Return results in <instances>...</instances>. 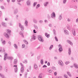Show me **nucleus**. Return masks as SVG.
<instances>
[{"mask_svg": "<svg viewBox=\"0 0 78 78\" xmlns=\"http://www.w3.org/2000/svg\"><path fill=\"white\" fill-rule=\"evenodd\" d=\"M7 33L5 32L4 33V35L5 36V37L7 38V39H9V36L8 34L11 33V31L10 30H7L6 31Z\"/></svg>", "mask_w": 78, "mask_h": 78, "instance_id": "1", "label": "nucleus"}, {"mask_svg": "<svg viewBox=\"0 0 78 78\" xmlns=\"http://www.w3.org/2000/svg\"><path fill=\"white\" fill-rule=\"evenodd\" d=\"M58 48H59L58 49V51L59 53H61L62 51L63 50V49L62 48V46L61 44H59L58 45Z\"/></svg>", "mask_w": 78, "mask_h": 78, "instance_id": "2", "label": "nucleus"}, {"mask_svg": "<svg viewBox=\"0 0 78 78\" xmlns=\"http://www.w3.org/2000/svg\"><path fill=\"white\" fill-rule=\"evenodd\" d=\"M19 27L20 28L21 30H22V31H23V30H24V29H25V28H24V26L22 25V24H21V23H19Z\"/></svg>", "mask_w": 78, "mask_h": 78, "instance_id": "3", "label": "nucleus"}, {"mask_svg": "<svg viewBox=\"0 0 78 78\" xmlns=\"http://www.w3.org/2000/svg\"><path fill=\"white\" fill-rule=\"evenodd\" d=\"M37 38L39 41L40 42H44V40H43V39L41 38L40 36L38 35L37 36Z\"/></svg>", "mask_w": 78, "mask_h": 78, "instance_id": "4", "label": "nucleus"}, {"mask_svg": "<svg viewBox=\"0 0 78 78\" xmlns=\"http://www.w3.org/2000/svg\"><path fill=\"white\" fill-rule=\"evenodd\" d=\"M51 17L52 19H54V18L56 17V15L55 12H53V13L51 14Z\"/></svg>", "mask_w": 78, "mask_h": 78, "instance_id": "5", "label": "nucleus"}, {"mask_svg": "<svg viewBox=\"0 0 78 78\" xmlns=\"http://www.w3.org/2000/svg\"><path fill=\"white\" fill-rule=\"evenodd\" d=\"M17 66V65H14L13 66V67H15V72L16 73H17V71H18V68Z\"/></svg>", "mask_w": 78, "mask_h": 78, "instance_id": "6", "label": "nucleus"}, {"mask_svg": "<svg viewBox=\"0 0 78 78\" xmlns=\"http://www.w3.org/2000/svg\"><path fill=\"white\" fill-rule=\"evenodd\" d=\"M58 63L60 64V65H61V66H63V64L62 63V62L61 60H59L58 61Z\"/></svg>", "mask_w": 78, "mask_h": 78, "instance_id": "7", "label": "nucleus"}, {"mask_svg": "<svg viewBox=\"0 0 78 78\" xmlns=\"http://www.w3.org/2000/svg\"><path fill=\"white\" fill-rule=\"evenodd\" d=\"M67 43L71 45H73V43L70 41V40H67Z\"/></svg>", "mask_w": 78, "mask_h": 78, "instance_id": "8", "label": "nucleus"}, {"mask_svg": "<svg viewBox=\"0 0 78 78\" xmlns=\"http://www.w3.org/2000/svg\"><path fill=\"white\" fill-rule=\"evenodd\" d=\"M33 22L35 24H37V20L35 18H34L33 19Z\"/></svg>", "mask_w": 78, "mask_h": 78, "instance_id": "9", "label": "nucleus"}, {"mask_svg": "<svg viewBox=\"0 0 78 78\" xmlns=\"http://www.w3.org/2000/svg\"><path fill=\"white\" fill-rule=\"evenodd\" d=\"M44 76L43 73H41L39 74L38 78H42V76Z\"/></svg>", "mask_w": 78, "mask_h": 78, "instance_id": "10", "label": "nucleus"}, {"mask_svg": "<svg viewBox=\"0 0 78 78\" xmlns=\"http://www.w3.org/2000/svg\"><path fill=\"white\" fill-rule=\"evenodd\" d=\"M7 55H8L7 53L5 54L4 55V61H6V57H7Z\"/></svg>", "mask_w": 78, "mask_h": 78, "instance_id": "11", "label": "nucleus"}, {"mask_svg": "<svg viewBox=\"0 0 78 78\" xmlns=\"http://www.w3.org/2000/svg\"><path fill=\"white\" fill-rule=\"evenodd\" d=\"M13 46L15 49H18V46H17V44H14Z\"/></svg>", "mask_w": 78, "mask_h": 78, "instance_id": "12", "label": "nucleus"}, {"mask_svg": "<svg viewBox=\"0 0 78 78\" xmlns=\"http://www.w3.org/2000/svg\"><path fill=\"white\" fill-rule=\"evenodd\" d=\"M47 71L49 73H51L52 72V70L50 69H48Z\"/></svg>", "mask_w": 78, "mask_h": 78, "instance_id": "13", "label": "nucleus"}, {"mask_svg": "<svg viewBox=\"0 0 78 78\" xmlns=\"http://www.w3.org/2000/svg\"><path fill=\"white\" fill-rule=\"evenodd\" d=\"M2 25L3 27H6V24L4 22H3L2 23Z\"/></svg>", "mask_w": 78, "mask_h": 78, "instance_id": "14", "label": "nucleus"}, {"mask_svg": "<svg viewBox=\"0 0 78 78\" xmlns=\"http://www.w3.org/2000/svg\"><path fill=\"white\" fill-rule=\"evenodd\" d=\"M45 35L47 38H49L50 37V35L47 33H46L45 34Z\"/></svg>", "mask_w": 78, "mask_h": 78, "instance_id": "15", "label": "nucleus"}, {"mask_svg": "<svg viewBox=\"0 0 78 78\" xmlns=\"http://www.w3.org/2000/svg\"><path fill=\"white\" fill-rule=\"evenodd\" d=\"M72 33L73 36H75L76 34V32H75V30L74 29L73 30Z\"/></svg>", "mask_w": 78, "mask_h": 78, "instance_id": "16", "label": "nucleus"}, {"mask_svg": "<svg viewBox=\"0 0 78 78\" xmlns=\"http://www.w3.org/2000/svg\"><path fill=\"white\" fill-rule=\"evenodd\" d=\"M20 71L21 73H23V72H24V68L23 67H21L20 69Z\"/></svg>", "mask_w": 78, "mask_h": 78, "instance_id": "17", "label": "nucleus"}, {"mask_svg": "<svg viewBox=\"0 0 78 78\" xmlns=\"http://www.w3.org/2000/svg\"><path fill=\"white\" fill-rule=\"evenodd\" d=\"M62 19V17L61 15H60L58 17V20H61Z\"/></svg>", "mask_w": 78, "mask_h": 78, "instance_id": "18", "label": "nucleus"}, {"mask_svg": "<svg viewBox=\"0 0 78 78\" xmlns=\"http://www.w3.org/2000/svg\"><path fill=\"white\" fill-rule=\"evenodd\" d=\"M17 62V59H14V62H13V64H16Z\"/></svg>", "mask_w": 78, "mask_h": 78, "instance_id": "19", "label": "nucleus"}, {"mask_svg": "<svg viewBox=\"0 0 78 78\" xmlns=\"http://www.w3.org/2000/svg\"><path fill=\"white\" fill-rule=\"evenodd\" d=\"M34 68L35 69V70H37V65H36V64H34Z\"/></svg>", "mask_w": 78, "mask_h": 78, "instance_id": "20", "label": "nucleus"}, {"mask_svg": "<svg viewBox=\"0 0 78 78\" xmlns=\"http://www.w3.org/2000/svg\"><path fill=\"white\" fill-rule=\"evenodd\" d=\"M68 54L69 55H71V49L70 48H69L68 49Z\"/></svg>", "mask_w": 78, "mask_h": 78, "instance_id": "21", "label": "nucleus"}, {"mask_svg": "<svg viewBox=\"0 0 78 78\" xmlns=\"http://www.w3.org/2000/svg\"><path fill=\"white\" fill-rule=\"evenodd\" d=\"M48 5V2H46L44 3V6H47V5Z\"/></svg>", "mask_w": 78, "mask_h": 78, "instance_id": "22", "label": "nucleus"}, {"mask_svg": "<svg viewBox=\"0 0 78 78\" xmlns=\"http://www.w3.org/2000/svg\"><path fill=\"white\" fill-rule=\"evenodd\" d=\"M74 66L76 69H78V66L76 63L74 64Z\"/></svg>", "mask_w": 78, "mask_h": 78, "instance_id": "23", "label": "nucleus"}, {"mask_svg": "<svg viewBox=\"0 0 78 78\" xmlns=\"http://www.w3.org/2000/svg\"><path fill=\"white\" fill-rule=\"evenodd\" d=\"M64 33L66 34V35H67V34H69V32L67 30H65L64 31Z\"/></svg>", "mask_w": 78, "mask_h": 78, "instance_id": "24", "label": "nucleus"}, {"mask_svg": "<svg viewBox=\"0 0 78 78\" xmlns=\"http://www.w3.org/2000/svg\"><path fill=\"white\" fill-rule=\"evenodd\" d=\"M20 35H21V37H24L23 34V33H22V32H20Z\"/></svg>", "mask_w": 78, "mask_h": 78, "instance_id": "25", "label": "nucleus"}, {"mask_svg": "<svg viewBox=\"0 0 78 78\" xmlns=\"http://www.w3.org/2000/svg\"><path fill=\"white\" fill-rule=\"evenodd\" d=\"M25 25L26 27H27L28 26V21H27V20H26L25 21Z\"/></svg>", "mask_w": 78, "mask_h": 78, "instance_id": "26", "label": "nucleus"}, {"mask_svg": "<svg viewBox=\"0 0 78 78\" xmlns=\"http://www.w3.org/2000/svg\"><path fill=\"white\" fill-rule=\"evenodd\" d=\"M7 59H10L11 60H12V59H13V57H7Z\"/></svg>", "mask_w": 78, "mask_h": 78, "instance_id": "27", "label": "nucleus"}, {"mask_svg": "<svg viewBox=\"0 0 78 78\" xmlns=\"http://www.w3.org/2000/svg\"><path fill=\"white\" fill-rule=\"evenodd\" d=\"M53 45H51L50 47L49 48V50H51L52 48H53Z\"/></svg>", "mask_w": 78, "mask_h": 78, "instance_id": "28", "label": "nucleus"}, {"mask_svg": "<svg viewBox=\"0 0 78 78\" xmlns=\"http://www.w3.org/2000/svg\"><path fill=\"white\" fill-rule=\"evenodd\" d=\"M53 33H54V35L55 36L56 35V30L55 29H54L53 30Z\"/></svg>", "mask_w": 78, "mask_h": 78, "instance_id": "29", "label": "nucleus"}, {"mask_svg": "<svg viewBox=\"0 0 78 78\" xmlns=\"http://www.w3.org/2000/svg\"><path fill=\"white\" fill-rule=\"evenodd\" d=\"M0 76L2 77V78H5V76L2 74L1 73H0Z\"/></svg>", "mask_w": 78, "mask_h": 78, "instance_id": "30", "label": "nucleus"}, {"mask_svg": "<svg viewBox=\"0 0 78 78\" xmlns=\"http://www.w3.org/2000/svg\"><path fill=\"white\" fill-rule=\"evenodd\" d=\"M23 63H25V64H27V62H28L27 61V60L25 59L23 61Z\"/></svg>", "mask_w": 78, "mask_h": 78, "instance_id": "31", "label": "nucleus"}, {"mask_svg": "<svg viewBox=\"0 0 78 78\" xmlns=\"http://www.w3.org/2000/svg\"><path fill=\"white\" fill-rule=\"evenodd\" d=\"M27 75H28V73L26 72L25 73V78H27Z\"/></svg>", "mask_w": 78, "mask_h": 78, "instance_id": "32", "label": "nucleus"}, {"mask_svg": "<svg viewBox=\"0 0 78 78\" xmlns=\"http://www.w3.org/2000/svg\"><path fill=\"white\" fill-rule=\"evenodd\" d=\"M67 2V0H63V4H66Z\"/></svg>", "mask_w": 78, "mask_h": 78, "instance_id": "33", "label": "nucleus"}, {"mask_svg": "<svg viewBox=\"0 0 78 78\" xmlns=\"http://www.w3.org/2000/svg\"><path fill=\"white\" fill-rule=\"evenodd\" d=\"M5 52V48H3V50L2 49H0V52Z\"/></svg>", "mask_w": 78, "mask_h": 78, "instance_id": "34", "label": "nucleus"}, {"mask_svg": "<svg viewBox=\"0 0 78 78\" xmlns=\"http://www.w3.org/2000/svg\"><path fill=\"white\" fill-rule=\"evenodd\" d=\"M40 4H37V5L36 6V9H38V8L40 7Z\"/></svg>", "mask_w": 78, "mask_h": 78, "instance_id": "35", "label": "nucleus"}, {"mask_svg": "<svg viewBox=\"0 0 78 78\" xmlns=\"http://www.w3.org/2000/svg\"><path fill=\"white\" fill-rule=\"evenodd\" d=\"M34 28H35V29H37V28H38V27L35 24L34 25Z\"/></svg>", "mask_w": 78, "mask_h": 78, "instance_id": "36", "label": "nucleus"}, {"mask_svg": "<svg viewBox=\"0 0 78 78\" xmlns=\"http://www.w3.org/2000/svg\"><path fill=\"white\" fill-rule=\"evenodd\" d=\"M18 12V10H15L14 11V14H17Z\"/></svg>", "mask_w": 78, "mask_h": 78, "instance_id": "37", "label": "nucleus"}, {"mask_svg": "<svg viewBox=\"0 0 78 78\" xmlns=\"http://www.w3.org/2000/svg\"><path fill=\"white\" fill-rule=\"evenodd\" d=\"M23 41L24 42L25 44H28V42H27V41L25 40H24Z\"/></svg>", "mask_w": 78, "mask_h": 78, "instance_id": "38", "label": "nucleus"}, {"mask_svg": "<svg viewBox=\"0 0 78 78\" xmlns=\"http://www.w3.org/2000/svg\"><path fill=\"white\" fill-rule=\"evenodd\" d=\"M27 5H30V1H27Z\"/></svg>", "mask_w": 78, "mask_h": 78, "instance_id": "39", "label": "nucleus"}, {"mask_svg": "<svg viewBox=\"0 0 78 78\" xmlns=\"http://www.w3.org/2000/svg\"><path fill=\"white\" fill-rule=\"evenodd\" d=\"M40 62L41 64H43L44 63V60H43V59H41V60L40 61Z\"/></svg>", "mask_w": 78, "mask_h": 78, "instance_id": "40", "label": "nucleus"}, {"mask_svg": "<svg viewBox=\"0 0 78 78\" xmlns=\"http://www.w3.org/2000/svg\"><path fill=\"white\" fill-rule=\"evenodd\" d=\"M52 70H56V68L54 66H53L52 67Z\"/></svg>", "mask_w": 78, "mask_h": 78, "instance_id": "41", "label": "nucleus"}, {"mask_svg": "<svg viewBox=\"0 0 78 78\" xmlns=\"http://www.w3.org/2000/svg\"><path fill=\"white\" fill-rule=\"evenodd\" d=\"M67 74L70 77H71L72 76H71V75H70V73L69 72H67Z\"/></svg>", "mask_w": 78, "mask_h": 78, "instance_id": "42", "label": "nucleus"}, {"mask_svg": "<svg viewBox=\"0 0 78 78\" xmlns=\"http://www.w3.org/2000/svg\"><path fill=\"white\" fill-rule=\"evenodd\" d=\"M55 39L57 42H58V38H57V37L56 36H55Z\"/></svg>", "mask_w": 78, "mask_h": 78, "instance_id": "43", "label": "nucleus"}, {"mask_svg": "<svg viewBox=\"0 0 78 78\" xmlns=\"http://www.w3.org/2000/svg\"><path fill=\"white\" fill-rule=\"evenodd\" d=\"M2 44L3 45H5L6 44V41H2Z\"/></svg>", "mask_w": 78, "mask_h": 78, "instance_id": "44", "label": "nucleus"}, {"mask_svg": "<svg viewBox=\"0 0 78 78\" xmlns=\"http://www.w3.org/2000/svg\"><path fill=\"white\" fill-rule=\"evenodd\" d=\"M37 2H35L34 3L33 6L34 7L37 4Z\"/></svg>", "mask_w": 78, "mask_h": 78, "instance_id": "45", "label": "nucleus"}, {"mask_svg": "<svg viewBox=\"0 0 78 78\" xmlns=\"http://www.w3.org/2000/svg\"><path fill=\"white\" fill-rule=\"evenodd\" d=\"M32 39H34V40H35V39H36L35 38H36V37H35V36H32Z\"/></svg>", "mask_w": 78, "mask_h": 78, "instance_id": "46", "label": "nucleus"}, {"mask_svg": "<svg viewBox=\"0 0 78 78\" xmlns=\"http://www.w3.org/2000/svg\"><path fill=\"white\" fill-rule=\"evenodd\" d=\"M22 46V48H24L25 47V45L24 44H23Z\"/></svg>", "mask_w": 78, "mask_h": 78, "instance_id": "47", "label": "nucleus"}, {"mask_svg": "<svg viewBox=\"0 0 78 78\" xmlns=\"http://www.w3.org/2000/svg\"><path fill=\"white\" fill-rule=\"evenodd\" d=\"M39 23H40V24H42V23H43V21H42V20H40L39 21Z\"/></svg>", "mask_w": 78, "mask_h": 78, "instance_id": "48", "label": "nucleus"}, {"mask_svg": "<svg viewBox=\"0 0 78 78\" xmlns=\"http://www.w3.org/2000/svg\"><path fill=\"white\" fill-rule=\"evenodd\" d=\"M5 70L6 72H8V68H5Z\"/></svg>", "mask_w": 78, "mask_h": 78, "instance_id": "49", "label": "nucleus"}, {"mask_svg": "<svg viewBox=\"0 0 78 78\" xmlns=\"http://www.w3.org/2000/svg\"><path fill=\"white\" fill-rule=\"evenodd\" d=\"M67 28L69 31H70V27H69V26H68L67 27Z\"/></svg>", "mask_w": 78, "mask_h": 78, "instance_id": "50", "label": "nucleus"}, {"mask_svg": "<svg viewBox=\"0 0 78 78\" xmlns=\"http://www.w3.org/2000/svg\"><path fill=\"white\" fill-rule=\"evenodd\" d=\"M20 65L22 66L21 67H24L23 65V64H22V63H20Z\"/></svg>", "mask_w": 78, "mask_h": 78, "instance_id": "51", "label": "nucleus"}, {"mask_svg": "<svg viewBox=\"0 0 78 78\" xmlns=\"http://www.w3.org/2000/svg\"><path fill=\"white\" fill-rule=\"evenodd\" d=\"M9 25L10 26H12V22H10L9 23Z\"/></svg>", "mask_w": 78, "mask_h": 78, "instance_id": "52", "label": "nucleus"}, {"mask_svg": "<svg viewBox=\"0 0 78 78\" xmlns=\"http://www.w3.org/2000/svg\"><path fill=\"white\" fill-rule=\"evenodd\" d=\"M47 17L48 18V20H49L50 19V15H48Z\"/></svg>", "mask_w": 78, "mask_h": 78, "instance_id": "53", "label": "nucleus"}, {"mask_svg": "<svg viewBox=\"0 0 78 78\" xmlns=\"http://www.w3.org/2000/svg\"><path fill=\"white\" fill-rule=\"evenodd\" d=\"M70 63V62H65V64H69Z\"/></svg>", "mask_w": 78, "mask_h": 78, "instance_id": "54", "label": "nucleus"}, {"mask_svg": "<svg viewBox=\"0 0 78 78\" xmlns=\"http://www.w3.org/2000/svg\"><path fill=\"white\" fill-rule=\"evenodd\" d=\"M37 58L38 59H40V58H41V57L40 56H38Z\"/></svg>", "mask_w": 78, "mask_h": 78, "instance_id": "55", "label": "nucleus"}, {"mask_svg": "<svg viewBox=\"0 0 78 78\" xmlns=\"http://www.w3.org/2000/svg\"><path fill=\"white\" fill-rule=\"evenodd\" d=\"M54 74L55 76H56V75H57V72H55L54 73Z\"/></svg>", "mask_w": 78, "mask_h": 78, "instance_id": "56", "label": "nucleus"}, {"mask_svg": "<svg viewBox=\"0 0 78 78\" xmlns=\"http://www.w3.org/2000/svg\"><path fill=\"white\" fill-rule=\"evenodd\" d=\"M40 48H41V47H40V46L37 47V50H39V49H40Z\"/></svg>", "mask_w": 78, "mask_h": 78, "instance_id": "57", "label": "nucleus"}, {"mask_svg": "<svg viewBox=\"0 0 78 78\" xmlns=\"http://www.w3.org/2000/svg\"><path fill=\"white\" fill-rule=\"evenodd\" d=\"M67 20L68 22H70V19L69 18H68Z\"/></svg>", "mask_w": 78, "mask_h": 78, "instance_id": "58", "label": "nucleus"}, {"mask_svg": "<svg viewBox=\"0 0 78 78\" xmlns=\"http://www.w3.org/2000/svg\"><path fill=\"white\" fill-rule=\"evenodd\" d=\"M0 70H2V66H0Z\"/></svg>", "mask_w": 78, "mask_h": 78, "instance_id": "59", "label": "nucleus"}, {"mask_svg": "<svg viewBox=\"0 0 78 78\" xmlns=\"http://www.w3.org/2000/svg\"><path fill=\"white\" fill-rule=\"evenodd\" d=\"M1 9H3L5 8H4V7L3 6H1Z\"/></svg>", "mask_w": 78, "mask_h": 78, "instance_id": "60", "label": "nucleus"}, {"mask_svg": "<svg viewBox=\"0 0 78 78\" xmlns=\"http://www.w3.org/2000/svg\"><path fill=\"white\" fill-rule=\"evenodd\" d=\"M34 33H36L37 32H36L35 30H33Z\"/></svg>", "mask_w": 78, "mask_h": 78, "instance_id": "61", "label": "nucleus"}, {"mask_svg": "<svg viewBox=\"0 0 78 78\" xmlns=\"http://www.w3.org/2000/svg\"><path fill=\"white\" fill-rule=\"evenodd\" d=\"M64 77L66 78H67V75H64Z\"/></svg>", "mask_w": 78, "mask_h": 78, "instance_id": "62", "label": "nucleus"}, {"mask_svg": "<svg viewBox=\"0 0 78 78\" xmlns=\"http://www.w3.org/2000/svg\"><path fill=\"white\" fill-rule=\"evenodd\" d=\"M43 68H45V67H47V66H46V65H44L43 66Z\"/></svg>", "mask_w": 78, "mask_h": 78, "instance_id": "63", "label": "nucleus"}, {"mask_svg": "<svg viewBox=\"0 0 78 78\" xmlns=\"http://www.w3.org/2000/svg\"><path fill=\"white\" fill-rule=\"evenodd\" d=\"M47 65L48 66H50V62H48Z\"/></svg>", "mask_w": 78, "mask_h": 78, "instance_id": "64", "label": "nucleus"}]
</instances>
